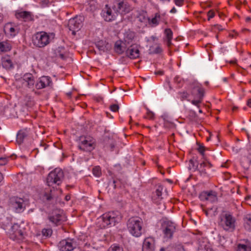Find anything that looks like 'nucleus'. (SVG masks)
Wrapping results in <instances>:
<instances>
[{
    "instance_id": "nucleus-40",
    "label": "nucleus",
    "mask_w": 251,
    "mask_h": 251,
    "mask_svg": "<svg viewBox=\"0 0 251 251\" xmlns=\"http://www.w3.org/2000/svg\"><path fill=\"white\" fill-rule=\"evenodd\" d=\"M25 100L26 102V104L29 106L33 105L34 103L33 98L28 95L25 96Z\"/></svg>"
},
{
    "instance_id": "nucleus-57",
    "label": "nucleus",
    "mask_w": 251,
    "mask_h": 251,
    "mask_svg": "<svg viewBox=\"0 0 251 251\" xmlns=\"http://www.w3.org/2000/svg\"><path fill=\"white\" fill-rule=\"evenodd\" d=\"M3 179V176L2 173L0 172V182Z\"/></svg>"
},
{
    "instance_id": "nucleus-61",
    "label": "nucleus",
    "mask_w": 251,
    "mask_h": 251,
    "mask_svg": "<svg viewBox=\"0 0 251 251\" xmlns=\"http://www.w3.org/2000/svg\"><path fill=\"white\" fill-rule=\"evenodd\" d=\"M116 181L115 180H113V183L114 184V188L115 189L116 188V186L115 185Z\"/></svg>"
},
{
    "instance_id": "nucleus-2",
    "label": "nucleus",
    "mask_w": 251,
    "mask_h": 251,
    "mask_svg": "<svg viewBox=\"0 0 251 251\" xmlns=\"http://www.w3.org/2000/svg\"><path fill=\"white\" fill-rule=\"evenodd\" d=\"M53 33H48L44 31L38 32L32 36V43L34 46L38 48H44L47 46L53 38Z\"/></svg>"
},
{
    "instance_id": "nucleus-19",
    "label": "nucleus",
    "mask_w": 251,
    "mask_h": 251,
    "mask_svg": "<svg viewBox=\"0 0 251 251\" xmlns=\"http://www.w3.org/2000/svg\"><path fill=\"white\" fill-rule=\"evenodd\" d=\"M126 55L130 59L137 58L140 56L139 47L137 45H131L126 51Z\"/></svg>"
},
{
    "instance_id": "nucleus-41",
    "label": "nucleus",
    "mask_w": 251,
    "mask_h": 251,
    "mask_svg": "<svg viewBox=\"0 0 251 251\" xmlns=\"http://www.w3.org/2000/svg\"><path fill=\"white\" fill-rule=\"evenodd\" d=\"M51 193V191L50 190L45 192L43 195V199L48 201H50L52 198Z\"/></svg>"
},
{
    "instance_id": "nucleus-48",
    "label": "nucleus",
    "mask_w": 251,
    "mask_h": 251,
    "mask_svg": "<svg viewBox=\"0 0 251 251\" xmlns=\"http://www.w3.org/2000/svg\"><path fill=\"white\" fill-rule=\"evenodd\" d=\"M110 109L113 112H117L119 110V106L117 104H113L110 106Z\"/></svg>"
},
{
    "instance_id": "nucleus-10",
    "label": "nucleus",
    "mask_w": 251,
    "mask_h": 251,
    "mask_svg": "<svg viewBox=\"0 0 251 251\" xmlns=\"http://www.w3.org/2000/svg\"><path fill=\"white\" fill-rule=\"evenodd\" d=\"M48 219L50 222L56 226L61 225L67 220L63 211L58 209L53 210L48 216Z\"/></svg>"
},
{
    "instance_id": "nucleus-22",
    "label": "nucleus",
    "mask_w": 251,
    "mask_h": 251,
    "mask_svg": "<svg viewBox=\"0 0 251 251\" xmlns=\"http://www.w3.org/2000/svg\"><path fill=\"white\" fill-rule=\"evenodd\" d=\"M4 31L5 33L9 34L11 37H14L18 33L17 29L11 23H7L5 25Z\"/></svg>"
},
{
    "instance_id": "nucleus-49",
    "label": "nucleus",
    "mask_w": 251,
    "mask_h": 251,
    "mask_svg": "<svg viewBox=\"0 0 251 251\" xmlns=\"http://www.w3.org/2000/svg\"><path fill=\"white\" fill-rule=\"evenodd\" d=\"M205 147L202 145H200L198 149V151L201 154L203 158H205L204 157V152L205 151Z\"/></svg>"
},
{
    "instance_id": "nucleus-15",
    "label": "nucleus",
    "mask_w": 251,
    "mask_h": 251,
    "mask_svg": "<svg viewBox=\"0 0 251 251\" xmlns=\"http://www.w3.org/2000/svg\"><path fill=\"white\" fill-rule=\"evenodd\" d=\"M15 16L19 20L25 22L32 21L34 20L33 14L29 11L17 10L15 12Z\"/></svg>"
},
{
    "instance_id": "nucleus-27",
    "label": "nucleus",
    "mask_w": 251,
    "mask_h": 251,
    "mask_svg": "<svg viewBox=\"0 0 251 251\" xmlns=\"http://www.w3.org/2000/svg\"><path fill=\"white\" fill-rule=\"evenodd\" d=\"M198 251H211L209 243L207 241L200 242Z\"/></svg>"
},
{
    "instance_id": "nucleus-21",
    "label": "nucleus",
    "mask_w": 251,
    "mask_h": 251,
    "mask_svg": "<svg viewBox=\"0 0 251 251\" xmlns=\"http://www.w3.org/2000/svg\"><path fill=\"white\" fill-rule=\"evenodd\" d=\"M212 167V164L206 158H203V160L198 164L197 168L201 174L202 175L206 174L205 168H211Z\"/></svg>"
},
{
    "instance_id": "nucleus-4",
    "label": "nucleus",
    "mask_w": 251,
    "mask_h": 251,
    "mask_svg": "<svg viewBox=\"0 0 251 251\" xmlns=\"http://www.w3.org/2000/svg\"><path fill=\"white\" fill-rule=\"evenodd\" d=\"M121 216L118 211H110L103 214L100 220L102 223L100 225L101 228H105L108 226H114L121 219Z\"/></svg>"
},
{
    "instance_id": "nucleus-32",
    "label": "nucleus",
    "mask_w": 251,
    "mask_h": 251,
    "mask_svg": "<svg viewBox=\"0 0 251 251\" xmlns=\"http://www.w3.org/2000/svg\"><path fill=\"white\" fill-rule=\"evenodd\" d=\"M11 49L10 44L7 42H0V53L2 52H7Z\"/></svg>"
},
{
    "instance_id": "nucleus-12",
    "label": "nucleus",
    "mask_w": 251,
    "mask_h": 251,
    "mask_svg": "<svg viewBox=\"0 0 251 251\" xmlns=\"http://www.w3.org/2000/svg\"><path fill=\"white\" fill-rule=\"evenodd\" d=\"M82 25V21L81 17H75L69 20L68 26L72 34L75 35V32L78 31Z\"/></svg>"
},
{
    "instance_id": "nucleus-25",
    "label": "nucleus",
    "mask_w": 251,
    "mask_h": 251,
    "mask_svg": "<svg viewBox=\"0 0 251 251\" xmlns=\"http://www.w3.org/2000/svg\"><path fill=\"white\" fill-rule=\"evenodd\" d=\"M28 134V131L27 129L20 130L17 135V142L18 144H21L24 139L27 137Z\"/></svg>"
},
{
    "instance_id": "nucleus-16",
    "label": "nucleus",
    "mask_w": 251,
    "mask_h": 251,
    "mask_svg": "<svg viewBox=\"0 0 251 251\" xmlns=\"http://www.w3.org/2000/svg\"><path fill=\"white\" fill-rule=\"evenodd\" d=\"M200 198L201 201H207L211 203L216 202L218 200L216 193L213 191L202 192L200 195Z\"/></svg>"
},
{
    "instance_id": "nucleus-9",
    "label": "nucleus",
    "mask_w": 251,
    "mask_h": 251,
    "mask_svg": "<svg viewBox=\"0 0 251 251\" xmlns=\"http://www.w3.org/2000/svg\"><path fill=\"white\" fill-rule=\"evenodd\" d=\"M197 91L198 92V94H197V97L196 98H194V100L191 101V103L199 107L200 104L201 103L204 95V90L201 87L200 85L197 84L193 87L191 90V95H195V91Z\"/></svg>"
},
{
    "instance_id": "nucleus-52",
    "label": "nucleus",
    "mask_w": 251,
    "mask_h": 251,
    "mask_svg": "<svg viewBox=\"0 0 251 251\" xmlns=\"http://www.w3.org/2000/svg\"><path fill=\"white\" fill-rule=\"evenodd\" d=\"M174 2L176 5L181 6L184 3V0H174Z\"/></svg>"
},
{
    "instance_id": "nucleus-46",
    "label": "nucleus",
    "mask_w": 251,
    "mask_h": 251,
    "mask_svg": "<svg viewBox=\"0 0 251 251\" xmlns=\"http://www.w3.org/2000/svg\"><path fill=\"white\" fill-rule=\"evenodd\" d=\"M64 48L63 47H59L57 49V52L58 53V56L62 59H65L66 58V55L63 52H62V50H64Z\"/></svg>"
},
{
    "instance_id": "nucleus-58",
    "label": "nucleus",
    "mask_w": 251,
    "mask_h": 251,
    "mask_svg": "<svg viewBox=\"0 0 251 251\" xmlns=\"http://www.w3.org/2000/svg\"><path fill=\"white\" fill-rule=\"evenodd\" d=\"M115 146H114V144L113 143H111L110 145V149L111 150V151H112L114 148Z\"/></svg>"
},
{
    "instance_id": "nucleus-54",
    "label": "nucleus",
    "mask_w": 251,
    "mask_h": 251,
    "mask_svg": "<svg viewBox=\"0 0 251 251\" xmlns=\"http://www.w3.org/2000/svg\"><path fill=\"white\" fill-rule=\"evenodd\" d=\"M65 199L66 201H69L71 199V196L70 195H67L66 196Z\"/></svg>"
},
{
    "instance_id": "nucleus-55",
    "label": "nucleus",
    "mask_w": 251,
    "mask_h": 251,
    "mask_svg": "<svg viewBox=\"0 0 251 251\" xmlns=\"http://www.w3.org/2000/svg\"><path fill=\"white\" fill-rule=\"evenodd\" d=\"M247 105L251 108V99L248 100L247 101Z\"/></svg>"
},
{
    "instance_id": "nucleus-51",
    "label": "nucleus",
    "mask_w": 251,
    "mask_h": 251,
    "mask_svg": "<svg viewBox=\"0 0 251 251\" xmlns=\"http://www.w3.org/2000/svg\"><path fill=\"white\" fill-rule=\"evenodd\" d=\"M213 29L215 30L222 31L223 30V28L221 25H215L213 26Z\"/></svg>"
},
{
    "instance_id": "nucleus-29",
    "label": "nucleus",
    "mask_w": 251,
    "mask_h": 251,
    "mask_svg": "<svg viewBox=\"0 0 251 251\" xmlns=\"http://www.w3.org/2000/svg\"><path fill=\"white\" fill-rule=\"evenodd\" d=\"M135 36V32L131 31H127L125 34L124 42L129 44L131 43Z\"/></svg>"
},
{
    "instance_id": "nucleus-36",
    "label": "nucleus",
    "mask_w": 251,
    "mask_h": 251,
    "mask_svg": "<svg viewBox=\"0 0 251 251\" xmlns=\"http://www.w3.org/2000/svg\"><path fill=\"white\" fill-rule=\"evenodd\" d=\"M245 227L248 230H251V215L246 217Z\"/></svg>"
},
{
    "instance_id": "nucleus-53",
    "label": "nucleus",
    "mask_w": 251,
    "mask_h": 251,
    "mask_svg": "<svg viewBox=\"0 0 251 251\" xmlns=\"http://www.w3.org/2000/svg\"><path fill=\"white\" fill-rule=\"evenodd\" d=\"M156 75H163L164 74V72L163 71H158L155 73Z\"/></svg>"
},
{
    "instance_id": "nucleus-39",
    "label": "nucleus",
    "mask_w": 251,
    "mask_h": 251,
    "mask_svg": "<svg viewBox=\"0 0 251 251\" xmlns=\"http://www.w3.org/2000/svg\"><path fill=\"white\" fill-rule=\"evenodd\" d=\"M150 50H151L153 53H159L162 51L160 45H155L151 47Z\"/></svg>"
},
{
    "instance_id": "nucleus-6",
    "label": "nucleus",
    "mask_w": 251,
    "mask_h": 251,
    "mask_svg": "<svg viewBox=\"0 0 251 251\" xmlns=\"http://www.w3.org/2000/svg\"><path fill=\"white\" fill-rule=\"evenodd\" d=\"M96 146V140L93 137L85 136L80 138V142L78 145L79 150L90 152L95 148Z\"/></svg>"
},
{
    "instance_id": "nucleus-7",
    "label": "nucleus",
    "mask_w": 251,
    "mask_h": 251,
    "mask_svg": "<svg viewBox=\"0 0 251 251\" xmlns=\"http://www.w3.org/2000/svg\"><path fill=\"white\" fill-rule=\"evenodd\" d=\"M64 174L62 170L56 168L49 174L47 179L48 185L50 186L53 184H56L59 185L61 183Z\"/></svg>"
},
{
    "instance_id": "nucleus-33",
    "label": "nucleus",
    "mask_w": 251,
    "mask_h": 251,
    "mask_svg": "<svg viewBox=\"0 0 251 251\" xmlns=\"http://www.w3.org/2000/svg\"><path fill=\"white\" fill-rule=\"evenodd\" d=\"M162 118L164 121V126L167 128H171L174 127V124L169 120V118L167 115L162 116Z\"/></svg>"
},
{
    "instance_id": "nucleus-62",
    "label": "nucleus",
    "mask_w": 251,
    "mask_h": 251,
    "mask_svg": "<svg viewBox=\"0 0 251 251\" xmlns=\"http://www.w3.org/2000/svg\"><path fill=\"white\" fill-rule=\"evenodd\" d=\"M205 213L206 215V216H208L209 214V210H205Z\"/></svg>"
},
{
    "instance_id": "nucleus-20",
    "label": "nucleus",
    "mask_w": 251,
    "mask_h": 251,
    "mask_svg": "<svg viewBox=\"0 0 251 251\" xmlns=\"http://www.w3.org/2000/svg\"><path fill=\"white\" fill-rule=\"evenodd\" d=\"M1 65L3 68L6 70L13 68L14 65L10 56L5 55L1 58Z\"/></svg>"
},
{
    "instance_id": "nucleus-26",
    "label": "nucleus",
    "mask_w": 251,
    "mask_h": 251,
    "mask_svg": "<svg viewBox=\"0 0 251 251\" xmlns=\"http://www.w3.org/2000/svg\"><path fill=\"white\" fill-rule=\"evenodd\" d=\"M161 19V15L159 13H156L154 16L150 19L148 18L149 23L152 26H156L159 24V21Z\"/></svg>"
},
{
    "instance_id": "nucleus-45",
    "label": "nucleus",
    "mask_w": 251,
    "mask_h": 251,
    "mask_svg": "<svg viewBox=\"0 0 251 251\" xmlns=\"http://www.w3.org/2000/svg\"><path fill=\"white\" fill-rule=\"evenodd\" d=\"M174 82L178 85V87H181L182 86L183 80L180 77L176 76L174 78Z\"/></svg>"
},
{
    "instance_id": "nucleus-47",
    "label": "nucleus",
    "mask_w": 251,
    "mask_h": 251,
    "mask_svg": "<svg viewBox=\"0 0 251 251\" xmlns=\"http://www.w3.org/2000/svg\"><path fill=\"white\" fill-rule=\"evenodd\" d=\"M207 20L210 21L211 19L213 18L215 15V12L213 9H211L207 12Z\"/></svg>"
},
{
    "instance_id": "nucleus-38",
    "label": "nucleus",
    "mask_w": 251,
    "mask_h": 251,
    "mask_svg": "<svg viewBox=\"0 0 251 251\" xmlns=\"http://www.w3.org/2000/svg\"><path fill=\"white\" fill-rule=\"evenodd\" d=\"M237 251H251V248L246 245L238 244Z\"/></svg>"
},
{
    "instance_id": "nucleus-28",
    "label": "nucleus",
    "mask_w": 251,
    "mask_h": 251,
    "mask_svg": "<svg viewBox=\"0 0 251 251\" xmlns=\"http://www.w3.org/2000/svg\"><path fill=\"white\" fill-rule=\"evenodd\" d=\"M163 189V187L161 185H158L157 187V188L154 194V196H153V199L154 201H155L156 199L158 200L155 201L156 202H157L158 201L162 199V193Z\"/></svg>"
},
{
    "instance_id": "nucleus-8",
    "label": "nucleus",
    "mask_w": 251,
    "mask_h": 251,
    "mask_svg": "<svg viewBox=\"0 0 251 251\" xmlns=\"http://www.w3.org/2000/svg\"><path fill=\"white\" fill-rule=\"evenodd\" d=\"M164 238L166 239H172L176 230V225L171 221H164L161 226Z\"/></svg>"
},
{
    "instance_id": "nucleus-1",
    "label": "nucleus",
    "mask_w": 251,
    "mask_h": 251,
    "mask_svg": "<svg viewBox=\"0 0 251 251\" xmlns=\"http://www.w3.org/2000/svg\"><path fill=\"white\" fill-rule=\"evenodd\" d=\"M235 223V218L228 212H222L219 217L218 225L226 231H233Z\"/></svg>"
},
{
    "instance_id": "nucleus-11",
    "label": "nucleus",
    "mask_w": 251,
    "mask_h": 251,
    "mask_svg": "<svg viewBox=\"0 0 251 251\" xmlns=\"http://www.w3.org/2000/svg\"><path fill=\"white\" fill-rule=\"evenodd\" d=\"M10 204L16 212L20 213L25 208L24 199L17 197H13L10 199Z\"/></svg>"
},
{
    "instance_id": "nucleus-35",
    "label": "nucleus",
    "mask_w": 251,
    "mask_h": 251,
    "mask_svg": "<svg viewBox=\"0 0 251 251\" xmlns=\"http://www.w3.org/2000/svg\"><path fill=\"white\" fill-rule=\"evenodd\" d=\"M115 6H117L118 11H124V0H115L114 2Z\"/></svg>"
},
{
    "instance_id": "nucleus-63",
    "label": "nucleus",
    "mask_w": 251,
    "mask_h": 251,
    "mask_svg": "<svg viewBox=\"0 0 251 251\" xmlns=\"http://www.w3.org/2000/svg\"><path fill=\"white\" fill-rule=\"evenodd\" d=\"M237 108H238V107H236V106H233V108H232V110H233V111H235V110H237Z\"/></svg>"
},
{
    "instance_id": "nucleus-50",
    "label": "nucleus",
    "mask_w": 251,
    "mask_h": 251,
    "mask_svg": "<svg viewBox=\"0 0 251 251\" xmlns=\"http://www.w3.org/2000/svg\"><path fill=\"white\" fill-rule=\"evenodd\" d=\"M8 162V158L6 157L0 158V166L5 165Z\"/></svg>"
},
{
    "instance_id": "nucleus-23",
    "label": "nucleus",
    "mask_w": 251,
    "mask_h": 251,
    "mask_svg": "<svg viewBox=\"0 0 251 251\" xmlns=\"http://www.w3.org/2000/svg\"><path fill=\"white\" fill-rule=\"evenodd\" d=\"M126 48V43L121 40H118L115 43L114 50L119 54H122L125 51Z\"/></svg>"
},
{
    "instance_id": "nucleus-17",
    "label": "nucleus",
    "mask_w": 251,
    "mask_h": 251,
    "mask_svg": "<svg viewBox=\"0 0 251 251\" xmlns=\"http://www.w3.org/2000/svg\"><path fill=\"white\" fill-rule=\"evenodd\" d=\"M155 241L151 237H147L144 239L142 246L143 251H154Z\"/></svg>"
},
{
    "instance_id": "nucleus-56",
    "label": "nucleus",
    "mask_w": 251,
    "mask_h": 251,
    "mask_svg": "<svg viewBox=\"0 0 251 251\" xmlns=\"http://www.w3.org/2000/svg\"><path fill=\"white\" fill-rule=\"evenodd\" d=\"M176 9L175 7H173L170 11V12L172 13H176Z\"/></svg>"
},
{
    "instance_id": "nucleus-3",
    "label": "nucleus",
    "mask_w": 251,
    "mask_h": 251,
    "mask_svg": "<svg viewBox=\"0 0 251 251\" xmlns=\"http://www.w3.org/2000/svg\"><path fill=\"white\" fill-rule=\"evenodd\" d=\"M142 221L140 218L131 217L127 222V229L133 236L139 237L142 235Z\"/></svg>"
},
{
    "instance_id": "nucleus-5",
    "label": "nucleus",
    "mask_w": 251,
    "mask_h": 251,
    "mask_svg": "<svg viewBox=\"0 0 251 251\" xmlns=\"http://www.w3.org/2000/svg\"><path fill=\"white\" fill-rule=\"evenodd\" d=\"M9 237L13 241L19 242L22 241L26 235L25 229L23 225L14 224L8 232Z\"/></svg>"
},
{
    "instance_id": "nucleus-43",
    "label": "nucleus",
    "mask_w": 251,
    "mask_h": 251,
    "mask_svg": "<svg viewBox=\"0 0 251 251\" xmlns=\"http://www.w3.org/2000/svg\"><path fill=\"white\" fill-rule=\"evenodd\" d=\"M147 112L146 115L144 116V118L148 119L149 120L154 119V114L152 112L150 111V110L148 108H147Z\"/></svg>"
},
{
    "instance_id": "nucleus-64",
    "label": "nucleus",
    "mask_w": 251,
    "mask_h": 251,
    "mask_svg": "<svg viewBox=\"0 0 251 251\" xmlns=\"http://www.w3.org/2000/svg\"><path fill=\"white\" fill-rule=\"evenodd\" d=\"M165 249L163 248L160 249V251H165Z\"/></svg>"
},
{
    "instance_id": "nucleus-31",
    "label": "nucleus",
    "mask_w": 251,
    "mask_h": 251,
    "mask_svg": "<svg viewBox=\"0 0 251 251\" xmlns=\"http://www.w3.org/2000/svg\"><path fill=\"white\" fill-rule=\"evenodd\" d=\"M164 34L166 37L167 45L170 46L172 44V39L173 38V31L170 28H166L164 30Z\"/></svg>"
},
{
    "instance_id": "nucleus-44",
    "label": "nucleus",
    "mask_w": 251,
    "mask_h": 251,
    "mask_svg": "<svg viewBox=\"0 0 251 251\" xmlns=\"http://www.w3.org/2000/svg\"><path fill=\"white\" fill-rule=\"evenodd\" d=\"M42 234L44 236L46 237H49L51 236L52 234V231L51 229L48 228V229H43L42 230Z\"/></svg>"
},
{
    "instance_id": "nucleus-13",
    "label": "nucleus",
    "mask_w": 251,
    "mask_h": 251,
    "mask_svg": "<svg viewBox=\"0 0 251 251\" xmlns=\"http://www.w3.org/2000/svg\"><path fill=\"white\" fill-rule=\"evenodd\" d=\"M20 81L22 83L24 87L29 89L33 88L35 85V77L32 74L26 73L20 79Z\"/></svg>"
},
{
    "instance_id": "nucleus-34",
    "label": "nucleus",
    "mask_w": 251,
    "mask_h": 251,
    "mask_svg": "<svg viewBox=\"0 0 251 251\" xmlns=\"http://www.w3.org/2000/svg\"><path fill=\"white\" fill-rule=\"evenodd\" d=\"M178 95V98H179L181 100L183 101L184 100H187L188 101L190 100L189 97L190 95L187 91H180L177 93Z\"/></svg>"
},
{
    "instance_id": "nucleus-60",
    "label": "nucleus",
    "mask_w": 251,
    "mask_h": 251,
    "mask_svg": "<svg viewBox=\"0 0 251 251\" xmlns=\"http://www.w3.org/2000/svg\"><path fill=\"white\" fill-rule=\"evenodd\" d=\"M197 94H198V92L197 91H195V95L192 96H193L194 98H196V97H197Z\"/></svg>"
},
{
    "instance_id": "nucleus-14",
    "label": "nucleus",
    "mask_w": 251,
    "mask_h": 251,
    "mask_svg": "<svg viewBox=\"0 0 251 251\" xmlns=\"http://www.w3.org/2000/svg\"><path fill=\"white\" fill-rule=\"evenodd\" d=\"M76 244L73 239H67L61 241L58 244L60 251H72L75 248Z\"/></svg>"
},
{
    "instance_id": "nucleus-24",
    "label": "nucleus",
    "mask_w": 251,
    "mask_h": 251,
    "mask_svg": "<svg viewBox=\"0 0 251 251\" xmlns=\"http://www.w3.org/2000/svg\"><path fill=\"white\" fill-rule=\"evenodd\" d=\"M96 46L100 51L103 52L109 51L111 49V45L108 43L104 41H100L98 42Z\"/></svg>"
},
{
    "instance_id": "nucleus-59",
    "label": "nucleus",
    "mask_w": 251,
    "mask_h": 251,
    "mask_svg": "<svg viewBox=\"0 0 251 251\" xmlns=\"http://www.w3.org/2000/svg\"><path fill=\"white\" fill-rule=\"evenodd\" d=\"M3 17L2 14H0V24L3 21Z\"/></svg>"
},
{
    "instance_id": "nucleus-42",
    "label": "nucleus",
    "mask_w": 251,
    "mask_h": 251,
    "mask_svg": "<svg viewBox=\"0 0 251 251\" xmlns=\"http://www.w3.org/2000/svg\"><path fill=\"white\" fill-rule=\"evenodd\" d=\"M108 251H123V249L117 245H112L108 250Z\"/></svg>"
},
{
    "instance_id": "nucleus-30",
    "label": "nucleus",
    "mask_w": 251,
    "mask_h": 251,
    "mask_svg": "<svg viewBox=\"0 0 251 251\" xmlns=\"http://www.w3.org/2000/svg\"><path fill=\"white\" fill-rule=\"evenodd\" d=\"M103 16L105 21L107 22L112 21L115 19V15L112 14V10L109 8H107L106 12H103Z\"/></svg>"
},
{
    "instance_id": "nucleus-18",
    "label": "nucleus",
    "mask_w": 251,
    "mask_h": 251,
    "mask_svg": "<svg viewBox=\"0 0 251 251\" xmlns=\"http://www.w3.org/2000/svg\"><path fill=\"white\" fill-rule=\"evenodd\" d=\"M52 81L50 77L42 76L40 77L35 83V87L37 89H42L50 85Z\"/></svg>"
},
{
    "instance_id": "nucleus-37",
    "label": "nucleus",
    "mask_w": 251,
    "mask_h": 251,
    "mask_svg": "<svg viewBox=\"0 0 251 251\" xmlns=\"http://www.w3.org/2000/svg\"><path fill=\"white\" fill-rule=\"evenodd\" d=\"M92 173L94 176L96 177H100L101 175V169L100 166H97L93 168Z\"/></svg>"
}]
</instances>
